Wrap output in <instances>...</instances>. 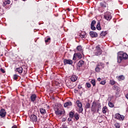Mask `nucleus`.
<instances>
[{
	"label": "nucleus",
	"mask_w": 128,
	"mask_h": 128,
	"mask_svg": "<svg viewBox=\"0 0 128 128\" xmlns=\"http://www.w3.org/2000/svg\"><path fill=\"white\" fill-rule=\"evenodd\" d=\"M30 119L32 122H37L38 117L34 114H32L30 116Z\"/></svg>",
	"instance_id": "nucleus-10"
},
{
	"label": "nucleus",
	"mask_w": 128,
	"mask_h": 128,
	"mask_svg": "<svg viewBox=\"0 0 128 128\" xmlns=\"http://www.w3.org/2000/svg\"><path fill=\"white\" fill-rule=\"evenodd\" d=\"M62 128H68V127L66 126H62Z\"/></svg>",
	"instance_id": "nucleus-50"
},
{
	"label": "nucleus",
	"mask_w": 128,
	"mask_h": 128,
	"mask_svg": "<svg viewBox=\"0 0 128 128\" xmlns=\"http://www.w3.org/2000/svg\"><path fill=\"white\" fill-rule=\"evenodd\" d=\"M76 60V56H75V54H74V57H73V60Z\"/></svg>",
	"instance_id": "nucleus-44"
},
{
	"label": "nucleus",
	"mask_w": 128,
	"mask_h": 128,
	"mask_svg": "<svg viewBox=\"0 0 128 128\" xmlns=\"http://www.w3.org/2000/svg\"><path fill=\"white\" fill-rule=\"evenodd\" d=\"M96 20H94L92 22V23H91V26H94V24H96Z\"/></svg>",
	"instance_id": "nucleus-37"
},
{
	"label": "nucleus",
	"mask_w": 128,
	"mask_h": 128,
	"mask_svg": "<svg viewBox=\"0 0 128 128\" xmlns=\"http://www.w3.org/2000/svg\"><path fill=\"white\" fill-rule=\"evenodd\" d=\"M78 50L80 51L82 50V46H78L77 47Z\"/></svg>",
	"instance_id": "nucleus-42"
},
{
	"label": "nucleus",
	"mask_w": 128,
	"mask_h": 128,
	"mask_svg": "<svg viewBox=\"0 0 128 128\" xmlns=\"http://www.w3.org/2000/svg\"><path fill=\"white\" fill-rule=\"evenodd\" d=\"M12 128H18V127H16V126H14L12 127Z\"/></svg>",
	"instance_id": "nucleus-52"
},
{
	"label": "nucleus",
	"mask_w": 128,
	"mask_h": 128,
	"mask_svg": "<svg viewBox=\"0 0 128 128\" xmlns=\"http://www.w3.org/2000/svg\"><path fill=\"white\" fill-rule=\"evenodd\" d=\"M108 106L110 108H114V104H112V102H108Z\"/></svg>",
	"instance_id": "nucleus-31"
},
{
	"label": "nucleus",
	"mask_w": 128,
	"mask_h": 128,
	"mask_svg": "<svg viewBox=\"0 0 128 128\" xmlns=\"http://www.w3.org/2000/svg\"><path fill=\"white\" fill-rule=\"evenodd\" d=\"M82 128H86V126H84Z\"/></svg>",
	"instance_id": "nucleus-54"
},
{
	"label": "nucleus",
	"mask_w": 128,
	"mask_h": 128,
	"mask_svg": "<svg viewBox=\"0 0 128 128\" xmlns=\"http://www.w3.org/2000/svg\"><path fill=\"white\" fill-rule=\"evenodd\" d=\"M55 114L58 116H62V111L57 109V110L55 112Z\"/></svg>",
	"instance_id": "nucleus-17"
},
{
	"label": "nucleus",
	"mask_w": 128,
	"mask_h": 128,
	"mask_svg": "<svg viewBox=\"0 0 128 128\" xmlns=\"http://www.w3.org/2000/svg\"><path fill=\"white\" fill-rule=\"evenodd\" d=\"M86 86L88 88H90L91 86L90 84V83H86Z\"/></svg>",
	"instance_id": "nucleus-40"
},
{
	"label": "nucleus",
	"mask_w": 128,
	"mask_h": 128,
	"mask_svg": "<svg viewBox=\"0 0 128 128\" xmlns=\"http://www.w3.org/2000/svg\"><path fill=\"white\" fill-rule=\"evenodd\" d=\"M98 82H100V80H101V78H98Z\"/></svg>",
	"instance_id": "nucleus-49"
},
{
	"label": "nucleus",
	"mask_w": 128,
	"mask_h": 128,
	"mask_svg": "<svg viewBox=\"0 0 128 128\" xmlns=\"http://www.w3.org/2000/svg\"><path fill=\"white\" fill-rule=\"evenodd\" d=\"M72 103L71 102H68L64 104V107L68 108V106H72Z\"/></svg>",
	"instance_id": "nucleus-16"
},
{
	"label": "nucleus",
	"mask_w": 128,
	"mask_h": 128,
	"mask_svg": "<svg viewBox=\"0 0 128 128\" xmlns=\"http://www.w3.org/2000/svg\"><path fill=\"white\" fill-rule=\"evenodd\" d=\"M106 80L102 81L100 82V84H102L104 86V85L106 84Z\"/></svg>",
	"instance_id": "nucleus-39"
},
{
	"label": "nucleus",
	"mask_w": 128,
	"mask_h": 128,
	"mask_svg": "<svg viewBox=\"0 0 128 128\" xmlns=\"http://www.w3.org/2000/svg\"><path fill=\"white\" fill-rule=\"evenodd\" d=\"M74 116L76 120H78L80 119V114H78V113H76L74 115Z\"/></svg>",
	"instance_id": "nucleus-23"
},
{
	"label": "nucleus",
	"mask_w": 128,
	"mask_h": 128,
	"mask_svg": "<svg viewBox=\"0 0 128 128\" xmlns=\"http://www.w3.org/2000/svg\"><path fill=\"white\" fill-rule=\"evenodd\" d=\"M0 72H2V74H4V72H6V71L2 68H1L0 69Z\"/></svg>",
	"instance_id": "nucleus-43"
},
{
	"label": "nucleus",
	"mask_w": 128,
	"mask_h": 128,
	"mask_svg": "<svg viewBox=\"0 0 128 128\" xmlns=\"http://www.w3.org/2000/svg\"><path fill=\"white\" fill-rule=\"evenodd\" d=\"M110 84L111 86H114V84H116V82L114 80H110Z\"/></svg>",
	"instance_id": "nucleus-32"
},
{
	"label": "nucleus",
	"mask_w": 128,
	"mask_h": 128,
	"mask_svg": "<svg viewBox=\"0 0 128 128\" xmlns=\"http://www.w3.org/2000/svg\"><path fill=\"white\" fill-rule=\"evenodd\" d=\"M86 108H90V104L89 102L86 103Z\"/></svg>",
	"instance_id": "nucleus-35"
},
{
	"label": "nucleus",
	"mask_w": 128,
	"mask_h": 128,
	"mask_svg": "<svg viewBox=\"0 0 128 128\" xmlns=\"http://www.w3.org/2000/svg\"><path fill=\"white\" fill-rule=\"evenodd\" d=\"M68 10L70 12V8H68Z\"/></svg>",
	"instance_id": "nucleus-53"
},
{
	"label": "nucleus",
	"mask_w": 128,
	"mask_h": 128,
	"mask_svg": "<svg viewBox=\"0 0 128 128\" xmlns=\"http://www.w3.org/2000/svg\"><path fill=\"white\" fill-rule=\"evenodd\" d=\"M18 74H14V79L16 80H18Z\"/></svg>",
	"instance_id": "nucleus-36"
},
{
	"label": "nucleus",
	"mask_w": 128,
	"mask_h": 128,
	"mask_svg": "<svg viewBox=\"0 0 128 128\" xmlns=\"http://www.w3.org/2000/svg\"><path fill=\"white\" fill-rule=\"evenodd\" d=\"M22 0L24 1V0Z\"/></svg>",
	"instance_id": "nucleus-55"
},
{
	"label": "nucleus",
	"mask_w": 128,
	"mask_h": 128,
	"mask_svg": "<svg viewBox=\"0 0 128 128\" xmlns=\"http://www.w3.org/2000/svg\"><path fill=\"white\" fill-rule=\"evenodd\" d=\"M96 28L98 30H102V28L100 27V22H98L96 25Z\"/></svg>",
	"instance_id": "nucleus-24"
},
{
	"label": "nucleus",
	"mask_w": 128,
	"mask_h": 128,
	"mask_svg": "<svg viewBox=\"0 0 128 128\" xmlns=\"http://www.w3.org/2000/svg\"><path fill=\"white\" fill-rule=\"evenodd\" d=\"M40 112L41 114H46V109L42 108H40Z\"/></svg>",
	"instance_id": "nucleus-19"
},
{
	"label": "nucleus",
	"mask_w": 128,
	"mask_h": 128,
	"mask_svg": "<svg viewBox=\"0 0 128 128\" xmlns=\"http://www.w3.org/2000/svg\"><path fill=\"white\" fill-rule=\"evenodd\" d=\"M91 30H96V27H94V26H91Z\"/></svg>",
	"instance_id": "nucleus-38"
},
{
	"label": "nucleus",
	"mask_w": 128,
	"mask_h": 128,
	"mask_svg": "<svg viewBox=\"0 0 128 128\" xmlns=\"http://www.w3.org/2000/svg\"><path fill=\"white\" fill-rule=\"evenodd\" d=\"M22 70H23V69L22 67L16 68L15 70V72H18V74H22Z\"/></svg>",
	"instance_id": "nucleus-13"
},
{
	"label": "nucleus",
	"mask_w": 128,
	"mask_h": 128,
	"mask_svg": "<svg viewBox=\"0 0 128 128\" xmlns=\"http://www.w3.org/2000/svg\"><path fill=\"white\" fill-rule=\"evenodd\" d=\"M44 12H48V7H46L44 8Z\"/></svg>",
	"instance_id": "nucleus-45"
},
{
	"label": "nucleus",
	"mask_w": 128,
	"mask_h": 128,
	"mask_svg": "<svg viewBox=\"0 0 128 128\" xmlns=\"http://www.w3.org/2000/svg\"><path fill=\"white\" fill-rule=\"evenodd\" d=\"M90 36L92 38H97V36H98V33L94 31L90 32Z\"/></svg>",
	"instance_id": "nucleus-11"
},
{
	"label": "nucleus",
	"mask_w": 128,
	"mask_h": 128,
	"mask_svg": "<svg viewBox=\"0 0 128 128\" xmlns=\"http://www.w3.org/2000/svg\"><path fill=\"white\" fill-rule=\"evenodd\" d=\"M124 54V52H118L117 60L119 64H120V62H122V61L123 60Z\"/></svg>",
	"instance_id": "nucleus-2"
},
{
	"label": "nucleus",
	"mask_w": 128,
	"mask_h": 128,
	"mask_svg": "<svg viewBox=\"0 0 128 128\" xmlns=\"http://www.w3.org/2000/svg\"><path fill=\"white\" fill-rule=\"evenodd\" d=\"M76 104H77L78 106L79 107V112H82V111L84 110V108H82V102L80 100H77L76 102Z\"/></svg>",
	"instance_id": "nucleus-7"
},
{
	"label": "nucleus",
	"mask_w": 128,
	"mask_h": 128,
	"mask_svg": "<svg viewBox=\"0 0 128 128\" xmlns=\"http://www.w3.org/2000/svg\"><path fill=\"white\" fill-rule=\"evenodd\" d=\"M72 118H68V122H72Z\"/></svg>",
	"instance_id": "nucleus-47"
},
{
	"label": "nucleus",
	"mask_w": 128,
	"mask_h": 128,
	"mask_svg": "<svg viewBox=\"0 0 128 128\" xmlns=\"http://www.w3.org/2000/svg\"><path fill=\"white\" fill-rule=\"evenodd\" d=\"M70 80L72 82H76L78 80V76H76V75H72L71 76Z\"/></svg>",
	"instance_id": "nucleus-15"
},
{
	"label": "nucleus",
	"mask_w": 128,
	"mask_h": 128,
	"mask_svg": "<svg viewBox=\"0 0 128 128\" xmlns=\"http://www.w3.org/2000/svg\"><path fill=\"white\" fill-rule=\"evenodd\" d=\"M75 56H76V58H78L79 60H80V58H82V54H80V53H76L75 54Z\"/></svg>",
	"instance_id": "nucleus-21"
},
{
	"label": "nucleus",
	"mask_w": 128,
	"mask_h": 128,
	"mask_svg": "<svg viewBox=\"0 0 128 128\" xmlns=\"http://www.w3.org/2000/svg\"><path fill=\"white\" fill-rule=\"evenodd\" d=\"M107 34H108V32L106 31H105V32L102 31L100 34V36H106Z\"/></svg>",
	"instance_id": "nucleus-20"
},
{
	"label": "nucleus",
	"mask_w": 128,
	"mask_h": 128,
	"mask_svg": "<svg viewBox=\"0 0 128 128\" xmlns=\"http://www.w3.org/2000/svg\"><path fill=\"white\" fill-rule=\"evenodd\" d=\"M123 56V60H128V55L126 53L124 52V54Z\"/></svg>",
	"instance_id": "nucleus-28"
},
{
	"label": "nucleus",
	"mask_w": 128,
	"mask_h": 128,
	"mask_svg": "<svg viewBox=\"0 0 128 128\" xmlns=\"http://www.w3.org/2000/svg\"><path fill=\"white\" fill-rule=\"evenodd\" d=\"M30 100L32 102H34L36 100V94H32L30 96Z\"/></svg>",
	"instance_id": "nucleus-12"
},
{
	"label": "nucleus",
	"mask_w": 128,
	"mask_h": 128,
	"mask_svg": "<svg viewBox=\"0 0 128 128\" xmlns=\"http://www.w3.org/2000/svg\"><path fill=\"white\" fill-rule=\"evenodd\" d=\"M6 116V112L4 108H2L0 110V116L1 118H5Z\"/></svg>",
	"instance_id": "nucleus-8"
},
{
	"label": "nucleus",
	"mask_w": 128,
	"mask_h": 128,
	"mask_svg": "<svg viewBox=\"0 0 128 128\" xmlns=\"http://www.w3.org/2000/svg\"><path fill=\"white\" fill-rule=\"evenodd\" d=\"M10 4V0H8L5 1L3 2V6H6V4Z\"/></svg>",
	"instance_id": "nucleus-22"
},
{
	"label": "nucleus",
	"mask_w": 128,
	"mask_h": 128,
	"mask_svg": "<svg viewBox=\"0 0 128 128\" xmlns=\"http://www.w3.org/2000/svg\"><path fill=\"white\" fill-rule=\"evenodd\" d=\"M100 70L101 68L98 65H96V67L95 68V71L96 72H100Z\"/></svg>",
	"instance_id": "nucleus-26"
},
{
	"label": "nucleus",
	"mask_w": 128,
	"mask_h": 128,
	"mask_svg": "<svg viewBox=\"0 0 128 128\" xmlns=\"http://www.w3.org/2000/svg\"><path fill=\"white\" fill-rule=\"evenodd\" d=\"M92 84L93 86H96V80H92L90 82Z\"/></svg>",
	"instance_id": "nucleus-30"
},
{
	"label": "nucleus",
	"mask_w": 128,
	"mask_h": 128,
	"mask_svg": "<svg viewBox=\"0 0 128 128\" xmlns=\"http://www.w3.org/2000/svg\"><path fill=\"white\" fill-rule=\"evenodd\" d=\"M64 66H66V64H72L73 62L71 60L64 59Z\"/></svg>",
	"instance_id": "nucleus-9"
},
{
	"label": "nucleus",
	"mask_w": 128,
	"mask_h": 128,
	"mask_svg": "<svg viewBox=\"0 0 128 128\" xmlns=\"http://www.w3.org/2000/svg\"><path fill=\"white\" fill-rule=\"evenodd\" d=\"M115 116L116 120H124V115H120V114L117 113Z\"/></svg>",
	"instance_id": "nucleus-6"
},
{
	"label": "nucleus",
	"mask_w": 128,
	"mask_h": 128,
	"mask_svg": "<svg viewBox=\"0 0 128 128\" xmlns=\"http://www.w3.org/2000/svg\"><path fill=\"white\" fill-rule=\"evenodd\" d=\"M50 40V38H48L46 40H45V42H48Z\"/></svg>",
	"instance_id": "nucleus-41"
},
{
	"label": "nucleus",
	"mask_w": 128,
	"mask_h": 128,
	"mask_svg": "<svg viewBox=\"0 0 128 128\" xmlns=\"http://www.w3.org/2000/svg\"><path fill=\"white\" fill-rule=\"evenodd\" d=\"M97 66L100 68L101 69L104 68V64L102 62H99Z\"/></svg>",
	"instance_id": "nucleus-18"
},
{
	"label": "nucleus",
	"mask_w": 128,
	"mask_h": 128,
	"mask_svg": "<svg viewBox=\"0 0 128 128\" xmlns=\"http://www.w3.org/2000/svg\"><path fill=\"white\" fill-rule=\"evenodd\" d=\"M126 98L128 100V94L126 95Z\"/></svg>",
	"instance_id": "nucleus-51"
},
{
	"label": "nucleus",
	"mask_w": 128,
	"mask_h": 128,
	"mask_svg": "<svg viewBox=\"0 0 128 128\" xmlns=\"http://www.w3.org/2000/svg\"><path fill=\"white\" fill-rule=\"evenodd\" d=\"M104 18L106 20H112V14L110 12H107L104 13Z\"/></svg>",
	"instance_id": "nucleus-5"
},
{
	"label": "nucleus",
	"mask_w": 128,
	"mask_h": 128,
	"mask_svg": "<svg viewBox=\"0 0 128 128\" xmlns=\"http://www.w3.org/2000/svg\"><path fill=\"white\" fill-rule=\"evenodd\" d=\"M69 116L71 118H74V113L72 112H70L69 114Z\"/></svg>",
	"instance_id": "nucleus-29"
},
{
	"label": "nucleus",
	"mask_w": 128,
	"mask_h": 128,
	"mask_svg": "<svg viewBox=\"0 0 128 128\" xmlns=\"http://www.w3.org/2000/svg\"><path fill=\"white\" fill-rule=\"evenodd\" d=\"M118 80H124V76L121 75L118 77Z\"/></svg>",
	"instance_id": "nucleus-27"
},
{
	"label": "nucleus",
	"mask_w": 128,
	"mask_h": 128,
	"mask_svg": "<svg viewBox=\"0 0 128 128\" xmlns=\"http://www.w3.org/2000/svg\"><path fill=\"white\" fill-rule=\"evenodd\" d=\"M100 6L102 8H106V6L104 2H100Z\"/></svg>",
	"instance_id": "nucleus-33"
},
{
	"label": "nucleus",
	"mask_w": 128,
	"mask_h": 128,
	"mask_svg": "<svg viewBox=\"0 0 128 128\" xmlns=\"http://www.w3.org/2000/svg\"><path fill=\"white\" fill-rule=\"evenodd\" d=\"M116 88H118V86L114 85V86L113 90H116Z\"/></svg>",
	"instance_id": "nucleus-48"
},
{
	"label": "nucleus",
	"mask_w": 128,
	"mask_h": 128,
	"mask_svg": "<svg viewBox=\"0 0 128 128\" xmlns=\"http://www.w3.org/2000/svg\"><path fill=\"white\" fill-rule=\"evenodd\" d=\"M101 108L102 104H100V103L94 102L92 106L91 110L94 112H96V111L97 112H98V110H100V108Z\"/></svg>",
	"instance_id": "nucleus-1"
},
{
	"label": "nucleus",
	"mask_w": 128,
	"mask_h": 128,
	"mask_svg": "<svg viewBox=\"0 0 128 128\" xmlns=\"http://www.w3.org/2000/svg\"><path fill=\"white\" fill-rule=\"evenodd\" d=\"M80 38H86V33L84 31L80 30L78 34Z\"/></svg>",
	"instance_id": "nucleus-4"
},
{
	"label": "nucleus",
	"mask_w": 128,
	"mask_h": 128,
	"mask_svg": "<svg viewBox=\"0 0 128 128\" xmlns=\"http://www.w3.org/2000/svg\"><path fill=\"white\" fill-rule=\"evenodd\" d=\"M82 86L80 85V84H79L78 86V88L79 89V90H80V88H82Z\"/></svg>",
	"instance_id": "nucleus-46"
},
{
	"label": "nucleus",
	"mask_w": 128,
	"mask_h": 128,
	"mask_svg": "<svg viewBox=\"0 0 128 128\" xmlns=\"http://www.w3.org/2000/svg\"><path fill=\"white\" fill-rule=\"evenodd\" d=\"M84 60H80L77 64V66H78V68H80L82 66H84Z\"/></svg>",
	"instance_id": "nucleus-14"
},
{
	"label": "nucleus",
	"mask_w": 128,
	"mask_h": 128,
	"mask_svg": "<svg viewBox=\"0 0 128 128\" xmlns=\"http://www.w3.org/2000/svg\"><path fill=\"white\" fill-rule=\"evenodd\" d=\"M102 110L103 114H106V110H108V107H106V106H104L102 108Z\"/></svg>",
	"instance_id": "nucleus-25"
},
{
	"label": "nucleus",
	"mask_w": 128,
	"mask_h": 128,
	"mask_svg": "<svg viewBox=\"0 0 128 128\" xmlns=\"http://www.w3.org/2000/svg\"><path fill=\"white\" fill-rule=\"evenodd\" d=\"M114 126L116 128H120V124L118 123H116L114 124Z\"/></svg>",
	"instance_id": "nucleus-34"
},
{
	"label": "nucleus",
	"mask_w": 128,
	"mask_h": 128,
	"mask_svg": "<svg viewBox=\"0 0 128 128\" xmlns=\"http://www.w3.org/2000/svg\"><path fill=\"white\" fill-rule=\"evenodd\" d=\"M102 52V50L100 49V45H98L96 47V50L94 52L95 56H100V54Z\"/></svg>",
	"instance_id": "nucleus-3"
}]
</instances>
